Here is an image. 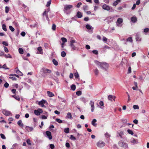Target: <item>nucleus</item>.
<instances>
[{
  "label": "nucleus",
  "instance_id": "1",
  "mask_svg": "<svg viewBox=\"0 0 149 149\" xmlns=\"http://www.w3.org/2000/svg\"><path fill=\"white\" fill-rule=\"evenodd\" d=\"M80 45L79 43L77 42L75 40H71L70 44L71 51L77 50L79 49L78 46Z\"/></svg>",
  "mask_w": 149,
  "mask_h": 149
},
{
  "label": "nucleus",
  "instance_id": "2",
  "mask_svg": "<svg viewBox=\"0 0 149 149\" xmlns=\"http://www.w3.org/2000/svg\"><path fill=\"white\" fill-rule=\"evenodd\" d=\"M94 62L102 69L105 70H106L109 66L108 64L105 62H100L97 61H95Z\"/></svg>",
  "mask_w": 149,
  "mask_h": 149
},
{
  "label": "nucleus",
  "instance_id": "3",
  "mask_svg": "<svg viewBox=\"0 0 149 149\" xmlns=\"http://www.w3.org/2000/svg\"><path fill=\"white\" fill-rule=\"evenodd\" d=\"M118 144L120 147L125 149L128 148V144L125 142L123 140H121L119 141L118 142Z\"/></svg>",
  "mask_w": 149,
  "mask_h": 149
},
{
  "label": "nucleus",
  "instance_id": "4",
  "mask_svg": "<svg viewBox=\"0 0 149 149\" xmlns=\"http://www.w3.org/2000/svg\"><path fill=\"white\" fill-rule=\"evenodd\" d=\"M40 71L45 76L47 75V73H50L51 72V71L50 70L45 68H42Z\"/></svg>",
  "mask_w": 149,
  "mask_h": 149
},
{
  "label": "nucleus",
  "instance_id": "5",
  "mask_svg": "<svg viewBox=\"0 0 149 149\" xmlns=\"http://www.w3.org/2000/svg\"><path fill=\"white\" fill-rule=\"evenodd\" d=\"M102 8L103 9L107 11L111 10V11H112L113 10L112 7H110L107 4L103 5Z\"/></svg>",
  "mask_w": 149,
  "mask_h": 149
},
{
  "label": "nucleus",
  "instance_id": "6",
  "mask_svg": "<svg viewBox=\"0 0 149 149\" xmlns=\"http://www.w3.org/2000/svg\"><path fill=\"white\" fill-rule=\"evenodd\" d=\"M118 15L114 16H109L107 17L105 20L107 21V22L109 24L112 22L115 17H118Z\"/></svg>",
  "mask_w": 149,
  "mask_h": 149
},
{
  "label": "nucleus",
  "instance_id": "7",
  "mask_svg": "<svg viewBox=\"0 0 149 149\" xmlns=\"http://www.w3.org/2000/svg\"><path fill=\"white\" fill-rule=\"evenodd\" d=\"M73 7L72 5H66L64 6V11L67 14H68L67 12V10L72 8Z\"/></svg>",
  "mask_w": 149,
  "mask_h": 149
},
{
  "label": "nucleus",
  "instance_id": "8",
  "mask_svg": "<svg viewBox=\"0 0 149 149\" xmlns=\"http://www.w3.org/2000/svg\"><path fill=\"white\" fill-rule=\"evenodd\" d=\"M123 22V19L122 18H118L116 22V25L118 26H121V24Z\"/></svg>",
  "mask_w": 149,
  "mask_h": 149
},
{
  "label": "nucleus",
  "instance_id": "9",
  "mask_svg": "<svg viewBox=\"0 0 149 149\" xmlns=\"http://www.w3.org/2000/svg\"><path fill=\"white\" fill-rule=\"evenodd\" d=\"M105 145V143L102 141H99L97 143V146L99 148H102L104 147Z\"/></svg>",
  "mask_w": 149,
  "mask_h": 149
},
{
  "label": "nucleus",
  "instance_id": "10",
  "mask_svg": "<svg viewBox=\"0 0 149 149\" xmlns=\"http://www.w3.org/2000/svg\"><path fill=\"white\" fill-rule=\"evenodd\" d=\"M86 28L90 30V31H88V32L90 33H92L93 31V28L92 27V26L90 25L89 24H87L86 26Z\"/></svg>",
  "mask_w": 149,
  "mask_h": 149
},
{
  "label": "nucleus",
  "instance_id": "11",
  "mask_svg": "<svg viewBox=\"0 0 149 149\" xmlns=\"http://www.w3.org/2000/svg\"><path fill=\"white\" fill-rule=\"evenodd\" d=\"M42 112V110L40 109H39L38 110H35L34 111V113L37 116L40 115L41 113Z\"/></svg>",
  "mask_w": 149,
  "mask_h": 149
},
{
  "label": "nucleus",
  "instance_id": "12",
  "mask_svg": "<svg viewBox=\"0 0 149 149\" xmlns=\"http://www.w3.org/2000/svg\"><path fill=\"white\" fill-rule=\"evenodd\" d=\"M47 102L46 100H42L41 101L38 102V104L39 105L41 106L42 107H45V106L44 105V104H45Z\"/></svg>",
  "mask_w": 149,
  "mask_h": 149
},
{
  "label": "nucleus",
  "instance_id": "13",
  "mask_svg": "<svg viewBox=\"0 0 149 149\" xmlns=\"http://www.w3.org/2000/svg\"><path fill=\"white\" fill-rule=\"evenodd\" d=\"M94 104V102L93 101L91 100L90 101L89 104L91 107V111L92 112H93L94 110L95 107Z\"/></svg>",
  "mask_w": 149,
  "mask_h": 149
},
{
  "label": "nucleus",
  "instance_id": "14",
  "mask_svg": "<svg viewBox=\"0 0 149 149\" xmlns=\"http://www.w3.org/2000/svg\"><path fill=\"white\" fill-rule=\"evenodd\" d=\"M2 112L3 114L6 116H9L11 113V112L5 109L3 110Z\"/></svg>",
  "mask_w": 149,
  "mask_h": 149
},
{
  "label": "nucleus",
  "instance_id": "15",
  "mask_svg": "<svg viewBox=\"0 0 149 149\" xmlns=\"http://www.w3.org/2000/svg\"><path fill=\"white\" fill-rule=\"evenodd\" d=\"M46 134L47 136V138H49V140H51L52 139V136L51 132L48 131H47L46 132Z\"/></svg>",
  "mask_w": 149,
  "mask_h": 149
},
{
  "label": "nucleus",
  "instance_id": "16",
  "mask_svg": "<svg viewBox=\"0 0 149 149\" xmlns=\"http://www.w3.org/2000/svg\"><path fill=\"white\" fill-rule=\"evenodd\" d=\"M116 97L113 95H109L108 96V99L111 101H112L113 100L115 101Z\"/></svg>",
  "mask_w": 149,
  "mask_h": 149
},
{
  "label": "nucleus",
  "instance_id": "17",
  "mask_svg": "<svg viewBox=\"0 0 149 149\" xmlns=\"http://www.w3.org/2000/svg\"><path fill=\"white\" fill-rule=\"evenodd\" d=\"M136 40L137 41H140L141 40V38L140 37L139 35L137 34L135 36Z\"/></svg>",
  "mask_w": 149,
  "mask_h": 149
},
{
  "label": "nucleus",
  "instance_id": "18",
  "mask_svg": "<svg viewBox=\"0 0 149 149\" xmlns=\"http://www.w3.org/2000/svg\"><path fill=\"white\" fill-rule=\"evenodd\" d=\"M130 142L133 144H136L138 143L137 140L134 138L131 139Z\"/></svg>",
  "mask_w": 149,
  "mask_h": 149
},
{
  "label": "nucleus",
  "instance_id": "19",
  "mask_svg": "<svg viewBox=\"0 0 149 149\" xmlns=\"http://www.w3.org/2000/svg\"><path fill=\"white\" fill-rule=\"evenodd\" d=\"M15 70L16 71V73L17 74H18L19 75H22L23 74L22 73L18 70V68H15Z\"/></svg>",
  "mask_w": 149,
  "mask_h": 149
},
{
  "label": "nucleus",
  "instance_id": "20",
  "mask_svg": "<svg viewBox=\"0 0 149 149\" xmlns=\"http://www.w3.org/2000/svg\"><path fill=\"white\" fill-rule=\"evenodd\" d=\"M131 20L132 23H135L137 21V18L136 17H132L131 18Z\"/></svg>",
  "mask_w": 149,
  "mask_h": 149
},
{
  "label": "nucleus",
  "instance_id": "21",
  "mask_svg": "<svg viewBox=\"0 0 149 149\" xmlns=\"http://www.w3.org/2000/svg\"><path fill=\"white\" fill-rule=\"evenodd\" d=\"M26 129L29 132L32 131L33 130V127L29 126H26Z\"/></svg>",
  "mask_w": 149,
  "mask_h": 149
},
{
  "label": "nucleus",
  "instance_id": "22",
  "mask_svg": "<svg viewBox=\"0 0 149 149\" xmlns=\"http://www.w3.org/2000/svg\"><path fill=\"white\" fill-rule=\"evenodd\" d=\"M48 96L50 97H53L54 96V95L52 92L49 91L47 92Z\"/></svg>",
  "mask_w": 149,
  "mask_h": 149
},
{
  "label": "nucleus",
  "instance_id": "23",
  "mask_svg": "<svg viewBox=\"0 0 149 149\" xmlns=\"http://www.w3.org/2000/svg\"><path fill=\"white\" fill-rule=\"evenodd\" d=\"M46 115H42L41 116V118L42 119H46L47 118L48 116V113L47 112H46Z\"/></svg>",
  "mask_w": 149,
  "mask_h": 149
},
{
  "label": "nucleus",
  "instance_id": "24",
  "mask_svg": "<svg viewBox=\"0 0 149 149\" xmlns=\"http://www.w3.org/2000/svg\"><path fill=\"white\" fill-rule=\"evenodd\" d=\"M97 122V120L96 119H93L92 121L91 124L94 127H96L97 126V124L96 123V122Z\"/></svg>",
  "mask_w": 149,
  "mask_h": 149
},
{
  "label": "nucleus",
  "instance_id": "25",
  "mask_svg": "<svg viewBox=\"0 0 149 149\" xmlns=\"http://www.w3.org/2000/svg\"><path fill=\"white\" fill-rule=\"evenodd\" d=\"M82 16V15L81 12L78 11L77 14V17L79 18H81Z\"/></svg>",
  "mask_w": 149,
  "mask_h": 149
},
{
  "label": "nucleus",
  "instance_id": "26",
  "mask_svg": "<svg viewBox=\"0 0 149 149\" xmlns=\"http://www.w3.org/2000/svg\"><path fill=\"white\" fill-rule=\"evenodd\" d=\"M17 123V124L20 127H23V126L24 125L22 123V121L21 120H20L18 121Z\"/></svg>",
  "mask_w": 149,
  "mask_h": 149
},
{
  "label": "nucleus",
  "instance_id": "27",
  "mask_svg": "<svg viewBox=\"0 0 149 149\" xmlns=\"http://www.w3.org/2000/svg\"><path fill=\"white\" fill-rule=\"evenodd\" d=\"M94 72L95 73V75L97 76L99 74V71L96 68L95 69H94L93 70Z\"/></svg>",
  "mask_w": 149,
  "mask_h": 149
},
{
  "label": "nucleus",
  "instance_id": "28",
  "mask_svg": "<svg viewBox=\"0 0 149 149\" xmlns=\"http://www.w3.org/2000/svg\"><path fill=\"white\" fill-rule=\"evenodd\" d=\"M38 50L39 51V53L41 54H42L43 53L42 49L41 47H39L38 48Z\"/></svg>",
  "mask_w": 149,
  "mask_h": 149
},
{
  "label": "nucleus",
  "instance_id": "29",
  "mask_svg": "<svg viewBox=\"0 0 149 149\" xmlns=\"http://www.w3.org/2000/svg\"><path fill=\"white\" fill-rule=\"evenodd\" d=\"M2 28L4 31H7L6 27V25L5 24H3L2 25Z\"/></svg>",
  "mask_w": 149,
  "mask_h": 149
},
{
  "label": "nucleus",
  "instance_id": "30",
  "mask_svg": "<svg viewBox=\"0 0 149 149\" xmlns=\"http://www.w3.org/2000/svg\"><path fill=\"white\" fill-rule=\"evenodd\" d=\"M10 8H9L7 6H6L5 7V12L6 13H8L9 11Z\"/></svg>",
  "mask_w": 149,
  "mask_h": 149
},
{
  "label": "nucleus",
  "instance_id": "31",
  "mask_svg": "<svg viewBox=\"0 0 149 149\" xmlns=\"http://www.w3.org/2000/svg\"><path fill=\"white\" fill-rule=\"evenodd\" d=\"M52 62L55 65H58V62L55 59H53L52 60Z\"/></svg>",
  "mask_w": 149,
  "mask_h": 149
},
{
  "label": "nucleus",
  "instance_id": "32",
  "mask_svg": "<svg viewBox=\"0 0 149 149\" xmlns=\"http://www.w3.org/2000/svg\"><path fill=\"white\" fill-rule=\"evenodd\" d=\"M71 88L72 90L74 91L76 89V86L74 84H72L71 86Z\"/></svg>",
  "mask_w": 149,
  "mask_h": 149
},
{
  "label": "nucleus",
  "instance_id": "33",
  "mask_svg": "<svg viewBox=\"0 0 149 149\" xmlns=\"http://www.w3.org/2000/svg\"><path fill=\"white\" fill-rule=\"evenodd\" d=\"M19 53L21 54H23L24 53L23 50L22 48H19L18 49Z\"/></svg>",
  "mask_w": 149,
  "mask_h": 149
},
{
  "label": "nucleus",
  "instance_id": "34",
  "mask_svg": "<svg viewBox=\"0 0 149 149\" xmlns=\"http://www.w3.org/2000/svg\"><path fill=\"white\" fill-rule=\"evenodd\" d=\"M61 40L63 42V43H65L67 41V40L66 38L64 37H62L61 38Z\"/></svg>",
  "mask_w": 149,
  "mask_h": 149
},
{
  "label": "nucleus",
  "instance_id": "35",
  "mask_svg": "<svg viewBox=\"0 0 149 149\" xmlns=\"http://www.w3.org/2000/svg\"><path fill=\"white\" fill-rule=\"evenodd\" d=\"M119 135L120 137L121 138H123L122 137V135L123 134V132L122 131H120L119 133Z\"/></svg>",
  "mask_w": 149,
  "mask_h": 149
},
{
  "label": "nucleus",
  "instance_id": "36",
  "mask_svg": "<svg viewBox=\"0 0 149 149\" xmlns=\"http://www.w3.org/2000/svg\"><path fill=\"white\" fill-rule=\"evenodd\" d=\"M67 117L69 119H71L72 118V115L70 113L68 112V113L67 114Z\"/></svg>",
  "mask_w": 149,
  "mask_h": 149
},
{
  "label": "nucleus",
  "instance_id": "37",
  "mask_svg": "<svg viewBox=\"0 0 149 149\" xmlns=\"http://www.w3.org/2000/svg\"><path fill=\"white\" fill-rule=\"evenodd\" d=\"M49 9H48L46 10H45L44 12L42 14L43 15V16H44V15H45L46 16V15H47L46 14H47V13H48L49 12Z\"/></svg>",
  "mask_w": 149,
  "mask_h": 149
},
{
  "label": "nucleus",
  "instance_id": "38",
  "mask_svg": "<svg viewBox=\"0 0 149 149\" xmlns=\"http://www.w3.org/2000/svg\"><path fill=\"white\" fill-rule=\"evenodd\" d=\"M61 55L62 57H64L65 56L66 54L64 51H62L61 52Z\"/></svg>",
  "mask_w": 149,
  "mask_h": 149
},
{
  "label": "nucleus",
  "instance_id": "39",
  "mask_svg": "<svg viewBox=\"0 0 149 149\" xmlns=\"http://www.w3.org/2000/svg\"><path fill=\"white\" fill-rule=\"evenodd\" d=\"M64 132L66 133H68L69 132L70 130L69 128H65L64 130Z\"/></svg>",
  "mask_w": 149,
  "mask_h": 149
},
{
  "label": "nucleus",
  "instance_id": "40",
  "mask_svg": "<svg viewBox=\"0 0 149 149\" xmlns=\"http://www.w3.org/2000/svg\"><path fill=\"white\" fill-rule=\"evenodd\" d=\"M99 104L101 106L100 107V108L101 109H103V108L102 107V106H103L104 105V103L102 101H100L99 102Z\"/></svg>",
  "mask_w": 149,
  "mask_h": 149
},
{
  "label": "nucleus",
  "instance_id": "41",
  "mask_svg": "<svg viewBox=\"0 0 149 149\" xmlns=\"http://www.w3.org/2000/svg\"><path fill=\"white\" fill-rule=\"evenodd\" d=\"M4 56H5V58H12V56H11L10 55V54H5L4 55Z\"/></svg>",
  "mask_w": 149,
  "mask_h": 149
},
{
  "label": "nucleus",
  "instance_id": "42",
  "mask_svg": "<svg viewBox=\"0 0 149 149\" xmlns=\"http://www.w3.org/2000/svg\"><path fill=\"white\" fill-rule=\"evenodd\" d=\"M9 28L10 30L12 32H13L15 30L14 28L11 26H9Z\"/></svg>",
  "mask_w": 149,
  "mask_h": 149
},
{
  "label": "nucleus",
  "instance_id": "43",
  "mask_svg": "<svg viewBox=\"0 0 149 149\" xmlns=\"http://www.w3.org/2000/svg\"><path fill=\"white\" fill-rule=\"evenodd\" d=\"M76 94L77 95L80 96L82 94L81 91H78L76 92Z\"/></svg>",
  "mask_w": 149,
  "mask_h": 149
},
{
  "label": "nucleus",
  "instance_id": "44",
  "mask_svg": "<svg viewBox=\"0 0 149 149\" xmlns=\"http://www.w3.org/2000/svg\"><path fill=\"white\" fill-rule=\"evenodd\" d=\"M26 143H27L29 145H31V141H30V140L29 139H28L26 140Z\"/></svg>",
  "mask_w": 149,
  "mask_h": 149
},
{
  "label": "nucleus",
  "instance_id": "45",
  "mask_svg": "<svg viewBox=\"0 0 149 149\" xmlns=\"http://www.w3.org/2000/svg\"><path fill=\"white\" fill-rule=\"evenodd\" d=\"M53 79L57 83H58V77H56L54 76L53 77Z\"/></svg>",
  "mask_w": 149,
  "mask_h": 149
},
{
  "label": "nucleus",
  "instance_id": "46",
  "mask_svg": "<svg viewBox=\"0 0 149 149\" xmlns=\"http://www.w3.org/2000/svg\"><path fill=\"white\" fill-rule=\"evenodd\" d=\"M56 121L59 123H62V121L58 118H56Z\"/></svg>",
  "mask_w": 149,
  "mask_h": 149
},
{
  "label": "nucleus",
  "instance_id": "47",
  "mask_svg": "<svg viewBox=\"0 0 149 149\" xmlns=\"http://www.w3.org/2000/svg\"><path fill=\"white\" fill-rule=\"evenodd\" d=\"M129 134H130L132 135H133L134 134L133 132V131L131 130L128 129L127 130Z\"/></svg>",
  "mask_w": 149,
  "mask_h": 149
},
{
  "label": "nucleus",
  "instance_id": "48",
  "mask_svg": "<svg viewBox=\"0 0 149 149\" xmlns=\"http://www.w3.org/2000/svg\"><path fill=\"white\" fill-rule=\"evenodd\" d=\"M127 41L130 42H132L133 41V40L132 39V38L131 37H130L128 38L127 39Z\"/></svg>",
  "mask_w": 149,
  "mask_h": 149
},
{
  "label": "nucleus",
  "instance_id": "49",
  "mask_svg": "<svg viewBox=\"0 0 149 149\" xmlns=\"http://www.w3.org/2000/svg\"><path fill=\"white\" fill-rule=\"evenodd\" d=\"M56 29V25L55 24H53L52 26V29L54 30H55Z\"/></svg>",
  "mask_w": 149,
  "mask_h": 149
},
{
  "label": "nucleus",
  "instance_id": "50",
  "mask_svg": "<svg viewBox=\"0 0 149 149\" xmlns=\"http://www.w3.org/2000/svg\"><path fill=\"white\" fill-rule=\"evenodd\" d=\"M92 52L94 54L97 55L98 54V52L97 50H94L92 51Z\"/></svg>",
  "mask_w": 149,
  "mask_h": 149
},
{
  "label": "nucleus",
  "instance_id": "51",
  "mask_svg": "<svg viewBox=\"0 0 149 149\" xmlns=\"http://www.w3.org/2000/svg\"><path fill=\"white\" fill-rule=\"evenodd\" d=\"M51 3V0H49L47 2V3L46 5V6L49 7L50 6Z\"/></svg>",
  "mask_w": 149,
  "mask_h": 149
},
{
  "label": "nucleus",
  "instance_id": "52",
  "mask_svg": "<svg viewBox=\"0 0 149 149\" xmlns=\"http://www.w3.org/2000/svg\"><path fill=\"white\" fill-rule=\"evenodd\" d=\"M74 76L75 78H78L79 77V74L77 72H76L74 74Z\"/></svg>",
  "mask_w": 149,
  "mask_h": 149
},
{
  "label": "nucleus",
  "instance_id": "53",
  "mask_svg": "<svg viewBox=\"0 0 149 149\" xmlns=\"http://www.w3.org/2000/svg\"><path fill=\"white\" fill-rule=\"evenodd\" d=\"M70 139L72 140H75L76 139V138L73 135H71Z\"/></svg>",
  "mask_w": 149,
  "mask_h": 149
},
{
  "label": "nucleus",
  "instance_id": "54",
  "mask_svg": "<svg viewBox=\"0 0 149 149\" xmlns=\"http://www.w3.org/2000/svg\"><path fill=\"white\" fill-rule=\"evenodd\" d=\"M58 97L62 101V102H63L65 103L66 102V100H65L64 99H63L62 98L60 97L59 96H58Z\"/></svg>",
  "mask_w": 149,
  "mask_h": 149
},
{
  "label": "nucleus",
  "instance_id": "55",
  "mask_svg": "<svg viewBox=\"0 0 149 149\" xmlns=\"http://www.w3.org/2000/svg\"><path fill=\"white\" fill-rule=\"evenodd\" d=\"M2 68H4L5 70H8L9 69V68H7L6 67V65L5 64L3 65V66L2 67Z\"/></svg>",
  "mask_w": 149,
  "mask_h": 149
},
{
  "label": "nucleus",
  "instance_id": "56",
  "mask_svg": "<svg viewBox=\"0 0 149 149\" xmlns=\"http://www.w3.org/2000/svg\"><path fill=\"white\" fill-rule=\"evenodd\" d=\"M84 103H86V99L85 98L82 97L80 99Z\"/></svg>",
  "mask_w": 149,
  "mask_h": 149
},
{
  "label": "nucleus",
  "instance_id": "57",
  "mask_svg": "<svg viewBox=\"0 0 149 149\" xmlns=\"http://www.w3.org/2000/svg\"><path fill=\"white\" fill-rule=\"evenodd\" d=\"M105 136L107 138H109L110 137V135L109 134L107 133L106 132L105 134Z\"/></svg>",
  "mask_w": 149,
  "mask_h": 149
},
{
  "label": "nucleus",
  "instance_id": "58",
  "mask_svg": "<svg viewBox=\"0 0 149 149\" xmlns=\"http://www.w3.org/2000/svg\"><path fill=\"white\" fill-rule=\"evenodd\" d=\"M0 136H1V138L4 139H6V137L5 135L3 134H0Z\"/></svg>",
  "mask_w": 149,
  "mask_h": 149
},
{
  "label": "nucleus",
  "instance_id": "59",
  "mask_svg": "<svg viewBox=\"0 0 149 149\" xmlns=\"http://www.w3.org/2000/svg\"><path fill=\"white\" fill-rule=\"evenodd\" d=\"M4 86L6 88H7L9 86V84L7 82H6L4 85Z\"/></svg>",
  "mask_w": 149,
  "mask_h": 149
},
{
  "label": "nucleus",
  "instance_id": "60",
  "mask_svg": "<svg viewBox=\"0 0 149 149\" xmlns=\"http://www.w3.org/2000/svg\"><path fill=\"white\" fill-rule=\"evenodd\" d=\"M118 3L116 1H115L113 3V6H116L118 4Z\"/></svg>",
  "mask_w": 149,
  "mask_h": 149
},
{
  "label": "nucleus",
  "instance_id": "61",
  "mask_svg": "<svg viewBox=\"0 0 149 149\" xmlns=\"http://www.w3.org/2000/svg\"><path fill=\"white\" fill-rule=\"evenodd\" d=\"M133 108L135 109H139V106L136 105H134L133 106Z\"/></svg>",
  "mask_w": 149,
  "mask_h": 149
},
{
  "label": "nucleus",
  "instance_id": "62",
  "mask_svg": "<svg viewBox=\"0 0 149 149\" xmlns=\"http://www.w3.org/2000/svg\"><path fill=\"white\" fill-rule=\"evenodd\" d=\"M4 49V51L6 52H8V50L7 47L4 46H3Z\"/></svg>",
  "mask_w": 149,
  "mask_h": 149
},
{
  "label": "nucleus",
  "instance_id": "63",
  "mask_svg": "<svg viewBox=\"0 0 149 149\" xmlns=\"http://www.w3.org/2000/svg\"><path fill=\"white\" fill-rule=\"evenodd\" d=\"M2 44L4 45L5 46H8V43L6 42H5V41H3V42H2Z\"/></svg>",
  "mask_w": 149,
  "mask_h": 149
},
{
  "label": "nucleus",
  "instance_id": "64",
  "mask_svg": "<svg viewBox=\"0 0 149 149\" xmlns=\"http://www.w3.org/2000/svg\"><path fill=\"white\" fill-rule=\"evenodd\" d=\"M25 34L26 33L24 31H22L21 33V35L23 37H24L25 36Z\"/></svg>",
  "mask_w": 149,
  "mask_h": 149
}]
</instances>
